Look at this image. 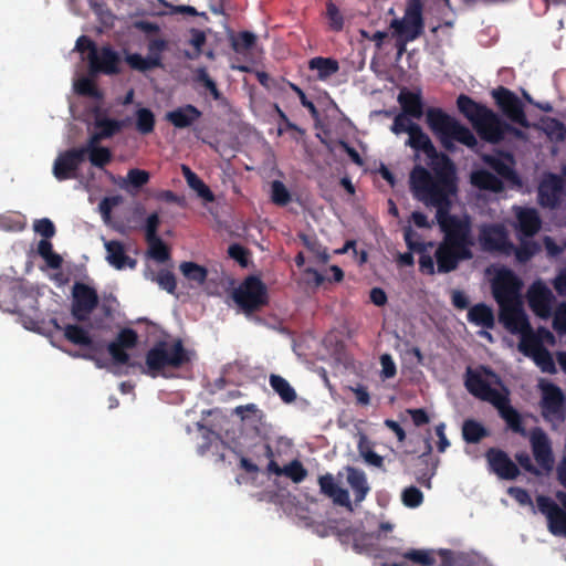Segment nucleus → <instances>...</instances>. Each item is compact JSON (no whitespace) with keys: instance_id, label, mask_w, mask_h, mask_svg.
<instances>
[{"instance_id":"f257e3e1","label":"nucleus","mask_w":566,"mask_h":566,"mask_svg":"<svg viewBox=\"0 0 566 566\" xmlns=\"http://www.w3.org/2000/svg\"><path fill=\"white\" fill-rule=\"evenodd\" d=\"M409 184L417 200L437 209L436 218L444 233L443 241L459 245L460 217L450 214V196L457 190L454 164L434 172L418 164L410 171Z\"/></svg>"},{"instance_id":"f03ea898","label":"nucleus","mask_w":566,"mask_h":566,"mask_svg":"<svg viewBox=\"0 0 566 566\" xmlns=\"http://www.w3.org/2000/svg\"><path fill=\"white\" fill-rule=\"evenodd\" d=\"M391 132L396 135L408 133L409 138L406 142V145L416 151V158L419 157V153L424 154L427 165L431 172L453 164L448 155L437 150L430 137L422 130V128L418 124L411 122L405 114H398L395 117L391 125Z\"/></svg>"},{"instance_id":"7ed1b4c3","label":"nucleus","mask_w":566,"mask_h":566,"mask_svg":"<svg viewBox=\"0 0 566 566\" xmlns=\"http://www.w3.org/2000/svg\"><path fill=\"white\" fill-rule=\"evenodd\" d=\"M462 115L472 122L479 137L488 143L497 144L507 134L509 123L492 109L476 104L464 94H462Z\"/></svg>"},{"instance_id":"20e7f679","label":"nucleus","mask_w":566,"mask_h":566,"mask_svg":"<svg viewBox=\"0 0 566 566\" xmlns=\"http://www.w3.org/2000/svg\"><path fill=\"white\" fill-rule=\"evenodd\" d=\"M189 361V353L179 338L171 343L158 340L146 354V366L153 376L166 367L180 368Z\"/></svg>"},{"instance_id":"39448f33","label":"nucleus","mask_w":566,"mask_h":566,"mask_svg":"<svg viewBox=\"0 0 566 566\" xmlns=\"http://www.w3.org/2000/svg\"><path fill=\"white\" fill-rule=\"evenodd\" d=\"M426 123L433 136L447 150L454 149V142L460 143V120L440 107H428Z\"/></svg>"},{"instance_id":"423d86ee","label":"nucleus","mask_w":566,"mask_h":566,"mask_svg":"<svg viewBox=\"0 0 566 566\" xmlns=\"http://www.w3.org/2000/svg\"><path fill=\"white\" fill-rule=\"evenodd\" d=\"M233 301L247 314L261 310L269 302L268 290L260 277L248 276L233 292Z\"/></svg>"},{"instance_id":"0eeeda50","label":"nucleus","mask_w":566,"mask_h":566,"mask_svg":"<svg viewBox=\"0 0 566 566\" xmlns=\"http://www.w3.org/2000/svg\"><path fill=\"white\" fill-rule=\"evenodd\" d=\"M423 4L421 0H408L405 14L401 19H394L390 28L394 35L406 38L407 41H415L424 30Z\"/></svg>"},{"instance_id":"6e6552de","label":"nucleus","mask_w":566,"mask_h":566,"mask_svg":"<svg viewBox=\"0 0 566 566\" xmlns=\"http://www.w3.org/2000/svg\"><path fill=\"white\" fill-rule=\"evenodd\" d=\"M556 499L563 507L546 495L537 496V507L546 516L548 530L553 535H566V492H556Z\"/></svg>"},{"instance_id":"1a4fd4ad","label":"nucleus","mask_w":566,"mask_h":566,"mask_svg":"<svg viewBox=\"0 0 566 566\" xmlns=\"http://www.w3.org/2000/svg\"><path fill=\"white\" fill-rule=\"evenodd\" d=\"M99 297L96 290L83 282L72 286L71 314L77 322H86L98 306Z\"/></svg>"},{"instance_id":"9d476101","label":"nucleus","mask_w":566,"mask_h":566,"mask_svg":"<svg viewBox=\"0 0 566 566\" xmlns=\"http://www.w3.org/2000/svg\"><path fill=\"white\" fill-rule=\"evenodd\" d=\"M492 97L503 115L512 123L524 128L530 127V123L524 111V104L513 91L504 86H499L492 91Z\"/></svg>"},{"instance_id":"9b49d317","label":"nucleus","mask_w":566,"mask_h":566,"mask_svg":"<svg viewBox=\"0 0 566 566\" xmlns=\"http://www.w3.org/2000/svg\"><path fill=\"white\" fill-rule=\"evenodd\" d=\"M395 557H402L411 560L419 566H433L439 562V566H454V556L450 549H415L410 548L400 552L396 548L388 549Z\"/></svg>"},{"instance_id":"f8f14e48","label":"nucleus","mask_w":566,"mask_h":566,"mask_svg":"<svg viewBox=\"0 0 566 566\" xmlns=\"http://www.w3.org/2000/svg\"><path fill=\"white\" fill-rule=\"evenodd\" d=\"M479 242L482 250L486 252L511 255L514 251V244L510 241L503 224L484 226L480 231Z\"/></svg>"},{"instance_id":"ddd939ff","label":"nucleus","mask_w":566,"mask_h":566,"mask_svg":"<svg viewBox=\"0 0 566 566\" xmlns=\"http://www.w3.org/2000/svg\"><path fill=\"white\" fill-rule=\"evenodd\" d=\"M542 416L547 420L564 421L566 397L562 389L552 382L542 385Z\"/></svg>"},{"instance_id":"4468645a","label":"nucleus","mask_w":566,"mask_h":566,"mask_svg":"<svg viewBox=\"0 0 566 566\" xmlns=\"http://www.w3.org/2000/svg\"><path fill=\"white\" fill-rule=\"evenodd\" d=\"M565 195L564 179L557 174L548 172L538 185L537 200L543 208H557Z\"/></svg>"},{"instance_id":"2eb2a0df","label":"nucleus","mask_w":566,"mask_h":566,"mask_svg":"<svg viewBox=\"0 0 566 566\" xmlns=\"http://www.w3.org/2000/svg\"><path fill=\"white\" fill-rule=\"evenodd\" d=\"M484 457L489 471L501 480L512 481L521 473L518 465L502 449L489 448Z\"/></svg>"},{"instance_id":"dca6fc26","label":"nucleus","mask_w":566,"mask_h":566,"mask_svg":"<svg viewBox=\"0 0 566 566\" xmlns=\"http://www.w3.org/2000/svg\"><path fill=\"white\" fill-rule=\"evenodd\" d=\"M63 333L65 339H67L70 343L88 348V352L86 353L76 352L72 354L73 357H81L84 359L94 360L97 367H103L101 361L94 355V352H97L99 349V346L98 344L93 342L90 333L84 327L77 324H67L64 326Z\"/></svg>"},{"instance_id":"f3484780","label":"nucleus","mask_w":566,"mask_h":566,"mask_svg":"<svg viewBox=\"0 0 566 566\" xmlns=\"http://www.w3.org/2000/svg\"><path fill=\"white\" fill-rule=\"evenodd\" d=\"M84 160L85 157L82 150L67 149L55 158L52 169L53 176L59 181L74 179L77 177V170Z\"/></svg>"},{"instance_id":"a211bd4d","label":"nucleus","mask_w":566,"mask_h":566,"mask_svg":"<svg viewBox=\"0 0 566 566\" xmlns=\"http://www.w3.org/2000/svg\"><path fill=\"white\" fill-rule=\"evenodd\" d=\"M87 60L92 73L115 75L120 72V56L109 45H104L101 49L96 48L93 54L87 55Z\"/></svg>"},{"instance_id":"6ab92c4d","label":"nucleus","mask_w":566,"mask_h":566,"mask_svg":"<svg viewBox=\"0 0 566 566\" xmlns=\"http://www.w3.org/2000/svg\"><path fill=\"white\" fill-rule=\"evenodd\" d=\"M517 290L518 282L511 270L500 272L492 283V293L499 306L516 303Z\"/></svg>"},{"instance_id":"aec40b11","label":"nucleus","mask_w":566,"mask_h":566,"mask_svg":"<svg viewBox=\"0 0 566 566\" xmlns=\"http://www.w3.org/2000/svg\"><path fill=\"white\" fill-rule=\"evenodd\" d=\"M530 441L534 459L538 467L545 471H551L554 465V457L547 434L543 429L535 428L531 432Z\"/></svg>"},{"instance_id":"412c9836","label":"nucleus","mask_w":566,"mask_h":566,"mask_svg":"<svg viewBox=\"0 0 566 566\" xmlns=\"http://www.w3.org/2000/svg\"><path fill=\"white\" fill-rule=\"evenodd\" d=\"M500 307L499 319L511 333L530 332V323L518 302Z\"/></svg>"},{"instance_id":"4be33fe9","label":"nucleus","mask_w":566,"mask_h":566,"mask_svg":"<svg viewBox=\"0 0 566 566\" xmlns=\"http://www.w3.org/2000/svg\"><path fill=\"white\" fill-rule=\"evenodd\" d=\"M417 233L411 227L403 229V239L410 251H415L420 254L419 256V271L423 274L432 275L436 271L433 258L428 253V247L432 248L433 242H418L413 240Z\"/></svg>"},{"instance_id":"5701e85b","label":"nucleus","mask_w":566,"mask_h":566,"mask_svg":"<svg viewBox=\"0 0 566 566\" xmlns=\"http://www.w3.org/2000/svg\"><path fill=\"white\" fill-rule=\"evenodd\" d=\"M554 295L552 291L542 283L533 284L528 292V304L532 311L542 318L552 314Z\"/></svg>"},{"instance_id":"b1692460","label":"nucleus","mask_w":566,"mask_h":566,"mask_svg":"<svg viewBox=\"0 0 566 566\" xmlns=\"http://www.w3.org/2000/svg\"><path fill=\"white\" fill-rule=\"evenodd\" d=\"M528 348L532 349L533 359L543 373L555 374L557 371L553 356L534 336L523 337L521 349L527 353Z\"/></svg>"},{"instance_id":"393cba45","label":"nucleus","mask_w":566,"mask_h":566,"mask_svg":"<svg viewBox=\"0 0 566 566\" xmlns=\"http://www.w3.org/2000/svg\"><path fill=\"white\" fill-rule=\"evenodd\" d=\"M424 450L417 458V467H420L415 471L416 481L427 489L431 488V479L436 474L438 461L432 457V447L430 439H423Z\"/></svg>"},{"instance_id":"a878e982","label":"nucleus","mask_w":566,"mask_h":566,"mask_svg":"<svg viewBox=\"0 0 566 566\" xmlns=\"http://www.w3.org/2000/svg\"><path fill=\"white\" fill-rule=\"evenodd\" d=\"M464 385L470 394L491 405L503 392V388L499 390L491 387L480 374L472 373L471 368H468Z\"/></svg>"},{"instance_id":"bb28decb","label":"nucleus","mask_w":566,"mask_h":566,"mask_svg":"<svg viewBox=\"0 0 566 566\" xmlns=\"http://www.w3.org/2000/svg\"><path fill=\"white\" fill-rule=\"evenodd\" d=\"M319 492L329 497L334 504L344 506L353 511L349 493L346 489L339 486L332 473L323 474L318 478Z\"/></svg>"},{"instance_id":"cd10ccee","label":"nucleus","mask_w":566,"mask_h":566,"mask_svg":"<svg viewBox=\"0 0 566 566\" xmlns=\"http://www.w3.org/2000/svg\"><path fill=\"white\" fill-rule=\"evenodd\" d=\"M492 406L499 411L500 417L506 422L507 427L516 432L524 433L522 417L515 408L511 406L510 392L503 387V392L493 402Z\"/></svg>"},{"instance_id":"c85d7f7f","label":"nucleus","mask_w":566,"mask_h":566,"mask_svg":"<svg viewBox=\"0 0 566 566\" xmlns=\"http://www.w3.org/2000/svg\"><path fill=\"white\" fill-rule=\"evenodd\" d=\"M437 270L439 273H449L460 263V244L442 241L436 253Z\"/></svg>"},{"instance_id":"c756f323","label":"nucleus","mask_w":566,"mask_h":566,"mask_svg":"<svg viewBox=\"0 0 566 566\" xmlns=\"http://www.w3.org/2000/svg\"><path fill=\"white\" fill-rule=\"evenodd\" d=\"M517 230L522 237L532 238L542 228V219L535 208L518 207L515 212Z\"/></svg>"},{"instance_id":"7c9ffc66","label":"nucleus","mask_w":566,"mask_h":566,"mask_svg":"<svg viewBox=\"0 0 566 566\" xmlns=\"http://www.w3.org/2000/svg\"><path fill=\"white\" fill-rule=\"evenodd\" d=\"M106 261L117 270L135 269L137 261L126 254L125 245L117 240L105 241Z\"/></svg>"},{"instance_id":"2f4dec72","label":"nucleus","mask_w":566,"mask_h":566,"mask_svg":"<svg viewBox=\"0 0 566 566\" xmlns=\"http://www.w3.org/2000/svg\"><path fill=\"white\" fill-rule=\"evenodd\" d=\"M202 116L201 111L191 104L180 106L166 114V119L174 125L176 128L190 127Z\"/></svg>"},{"instance_id":"473e14b6","label":"nucleus","mask_w":566,"mask_h":566,"mask_svg":"<svg viewBox=\"0 0 566 566\" xmlns=\"http://www.w3.org/2000/svg\"><path fill=\"white\" fill-rule=\"evenodd\" d=\"M266 470L269 473H273L277 476L285 475L294 483H301L307 476V470L298 460H293L287 465L281 468L274 459H271V461L268 462Z\"/></svg>"},{"instance_id":"72a5a7b5","label":"nucleus","mask_w":566,"mask_h":566,"mask_svg":"<svg viewBox=\"0 0 566 566\" xmlns=\"http://www.w3.org/2000/svg\"><path fill=\"white\" fill-rule=\"evenodd\" d=\"M506 159L510 160V163L505 161L501 157L486 156L484 158V161L501 178H503L510 182H513V184H520V178L513 168V157L511 155H506Z\"/></svg>"},{"instance_id":"f704fd0d","label":"nucleus","mask_w":566,"mask_h":566,"mask_svg":"<svg viewBox=\"0 0 566 566\" xmlns=\"http://www.w3.org/2000/svg\"><path fill=\"white\" fill-rule=\"evenodd\" d=\"M398 102L403 111L402 114L419 119L423 115V103L420 93L401 91Z\"/></svg>"},{"instance_id":"c9c22d12","label":"nucleus","mask_w":566,"mask_h":566,"mask_svg":"<svg viewBox=\"0 0 566 566\" xmlns=\"http://www.w3.org/2000/svg\"><path fill=\"white\" fill-rule=\"evenodd\" d=\"M471 184L481 190H490L496 193L504 190L503 181L485 169L474 171L471 175Z\"/></svg>"},{"instance_id":"e433bc0d","label":"nucleus","mask_w":566,"mask_h":566,"mask_svg":"<svg viewBox=\"0 0 566 566\" xmlns=\"http://www.w3.org/2000/svg\"><path fill=\"white\" fill-rule=\"evenodd\" d=\"M347 483L355 494L356 503L364 501L370 491L366 474L361 470L352 467L347 468Z\"/></svg>"},{"instance_id":"4c0bfd02","label":"nucleus","mask_w":566,"mask_h":566,"mask_svg":"<svg viewBox=\"0 0 566 566\" xmlns=\"http://www.w3.org/2000/svg\"><path fill=\"white\" fill-rule=\"evenodd\" d=\"M468 319L484 329H492L495 325L493 310L483 303L476 304L469 310Z\"/></svg>"},{"instance_id":"58836bf2","label":"nucleus","mask_w":566,"mask_h":566,"mask_svg":"<svg viewBox=\"0 0 566 566\" xmlns=\"http://www.w3.org/2000/svg\"><path fill=\"white\" fill-rule=\"evenodd\" d=\"M308 69L317 71V78L325 81L339 71V63L333 57L316 56L308 61Z\"/></svg>"},{"instance_id":"ea45409f","label":"nucleus","mask_w":566,"mask_h":566,"mask_svg":"<svg viewBox=\"0 0 566 566\" xmlns=\"http://www.w3.org/2000/svg\"><path fill=\"white\" fill-rule=\"evenodd\" d=\"M94 126L107 139L118 134L125 126L124 120L108 118L102 114L99 107L95 108Z\"/></svg>"},{"instance_id":"a19ab883","label":"nucleus","mask_w":566,"mask_h":566,"mask_svg":"<svg viewBox=\"0 0 566 566\" xmlns=\"http://www.w3.org/2000/svg\"><path fill=\"white\" fill-rule=\"evenodd\" d=\"M182 176L185 177L187 185L193 189L197 195L203 200L211 202L214 200V195L210 188L193 172L188 166H181Z\"/></svg>"},{"instance_id":"79ce46f5","label":"nucleus","mask_w":566,"mask_h":566,"mask_svg":"<svg viewBox=\"0 0 566 566\" xmlns=\"http://www.w3.org/2000/svg\"><path fill=\"white\" fill-rule=\"evenodd\" d=\"M542 129L551 142L562 143L566 139L565 124L554 117H545L541 120Z\"/></svg>"},{"instance_id":"37998d69","label":"nucleus","mask_w":566,"mask_h":566,"mask_svg":"<svg viewBox=\"0 0 566 566\" xmlns=\"http://www.w3.org/2000/svg\"><path fill=\"white\" fill-rule=\"evenodd\" d=\"M179 270L189 282H193L197 285H202L207 281L208 270L200 264L185 261L180 263Z\"/></svg>"},{"instance_id":"c03bdc74","label":"nucleus","mask_w":566,"mask_h":566,"mask_svg":"<svg viewBox=\"0 0 566 566\" xmlns=\"http://www.w3.org/2000/svg\"><path fill=\"white\" fill-rule=\"evenodd\" d=\"M270 385L285 403L295 401L296 392L294 388L282 376L272 374L270 376Z\"/></svg>"},{"instance_id":"a18cd8bd","label":"nucleus","mask_w":566,"mask_h":566,"mask_svg":"<svg viewBox=\"0 0 566 566\" xmlns=\"http://www.w3.org/2000/svg\"><path fill=\"white\" fill-rule=\"evenodd\" d=\"M488 436H490L489 430L475 420H465L462 423V438L468 443H478Z\"/></svg>"},{"instance_id":"49530a36","label":"nucleus","mask_w":566,"mask_h":566,"mask_svg":"<svg viewBox=\"0 0 566 566\" xmlns=\"http://www.w3.org/2000/svg\"><path fill=\"white\" fill-rule=\"evenodd\" d=\"M125 61L132 70L143 73L160 67V62L157 57H144L139 53L127 54Z\"/></svg>"},{"instance_id":"de8ad7c7","label":"nucleus","mask_w":566,"mask_h":566,"mask_svg":"<svg viewBox=\"0 0 566 566\" xmlns=\"http://www.w3.org/2000/svg\"><path fill=\"white\" fill-rule=\"evenodd\" d=\"M298 238L303 245L312 252L316 259L322 263H327L329 260V254L327 249L321 244L316 235H310L305 233H298Z\"/></svg>"},{"instance_id":"09e8293b","label":"nucleus","mask_w":566,"mask_h":566,"mask_svg":"<svg viewBox=\"0 0 566 566\" xmlns=\"http://www.w3.org/2000/svg\"><path fill=\"white\" fill-rule=\"evenodd\" d=\"M156 124L154 113L146 107L136 111V129L142 135H148L154 132Z\"/></svg>"},{"instance_id":"8fccbe9b","label":"nucleus","mask_w":566,"mask_h":566,"mask_svg":"<svg viewBox=\"0 0 566 566\" xmlns=\"http://www.w3.org/2000/svg\"><path fill=\"white\" fill-rule=\"evenodd\" d=\"M193 81L195 83L203 86L210 93L213 99L219 101L221 98V92L219 91L217 83L209 76L205 66L198 67L196 70Z\"/></svg>"},{"instance_id":"3c124183","label":"nucleus","mask_w":566,"mask_h":566,"mask_svg":"<svg viewBox=\"0 0 566 566\" xmlns=\"http://www.w3.org/2000/svg\"><path fill=\"white\" fill-rule=\"evenodd\" d=\"M256 43V35L250 31H241L231 38V46L237 53L251 50Z\"/></svg>"},{"instance_id":"603ef678","label":"nucleus","mask_w":566,"mask_h":566,"mask_svg":"<svg viewBox=\"0 0 566 566\" xmlns=\"http://www.w3.org/2000/svg\"><path fill=\"white\" fill-rule=\"evenodd\" d=\"M325 17L328 22V28L334 32H340L344 29L345 19L339 8L332 1L326 2Z\"/></svg>"},{"instance_id":"864d4df0","label":"nucleus","mask_w":566,"mask_h":566,"mask_svg":"<svg viewBox=\"0 0 566 566\" xmlns=\"http://www.w3.org/2000/svg\"><path fill=\"white\" fill-rule=\"evenodd\" d=\"M271 200L274 205L285 207L292 200L291 193L285 185L280 180H273L271 184Z\"/></svg>"},{"instance_id":"5fc2aeb1","label":"nucleus","mask_w":566,"mask_h":566,"mask_svg":"<svg viewBox=\"0 0 566 566\" xmlns=\"http://www.w3.org/2000/svg\"><path fill=\"white\" fill-rule=\"evenodd\" d=\"M148 243V255L157 262L164 263L169 260L170 252L168 247L164 243L160 238L147 241Z\"/></svg>"},{"instance_id":"6e6d98bb","label":"nucleus","mask_w":566,"mask_h":566,"mask_svg":"<svg viewBox=\"0 0 566 566\" xmlns=\"http://www.w3.org/2000/svg\"><path fill=\"white\" fill-rule=\"evenodd\" d=\"M161 290L169 294H175L177 289V280L175 274L166 269H161L153 279Z\"/></svg>"},{"instance_id":"4d7b16f0","label":"nucleus","mask_w":566,"mask_h":566,"mask_svg":"<svg viewBox=\"0 0 566 566\" xmlns=\"http://www.w3.org/2000/svg\"><path fill=\"white\" fill-rule=\"evenodd\" d=\"M86 155L90 163L97 168H104L113 159V154L107 147L94 148L87 151Z\"/></svg>"},{"instance_id":"13d9d810","label":"nucleus","mask_w":566,"mask_h":566,"mask_svg":"<svg viewBox=\"0 0 566 566\" xmlns=\"http://www.w3.org/2000/svg\"><path fill=\"white\" fill-rule=\"evenodd\" d=\"M401 501L405 506L415 509L422 504L423 494L418 488L411 485L402 491Z\"/></svg>"},{"instance_id":"bf43d9fd","label":"nucleus","mask_w":566,"mask_h":566,"mask_svg":"<svg viewBox=\"0 0 566 566\" xmlns=\"http://www.w3.org/2000/svg\"><path fill=\"white\" fill-rule=\"evenodd\" d=\"M250 453L252 458L259 463L263 462L264 460L270 462L271 459H274V452L271 446L265 441H259L254 443L250 449Z\"/></svg>"},{"instance_id":"052dcab7","label":"nucleus","mask_w":566,"mask_h":566,"mask_svg":"<svg viewBox=\"0 0 566 566\" xmlns=\"http://www.w3.org/2000/svg\"><path fill=\"white\" fill-rule=\"evenodd\" d=\"M74 87H75L76 93L80 95L90 96V97H94V98L102 97V94L98 91L96 84L94 83V81H92L88 77L80 78L75 83Z\"/></svg>"},{"instance_id":"680f3d73","label":"nucleus","mask_w":566,"mask_h":566,"mask_svg":"<svg viewBox=\"0 0 566 566\" xmlns=\"http://www.w3.org/2000/svg\"><path fill=\"white\" fill-rule=\"evenodd\" d=\"M149 178L150 175L148 171L139 168H132L128 170L127 179L124 182H128L135 189H139L149 181Z\"/></svg>"},{"instance_id":"e2e57ef3","label":"nucleus","mask_w":566,"mask_h":566,"mask_svg":"<svg viewBox=\"0 0 566 566\" xmlns=\"http://www.w3.org/2000/svg\"><path fill=\"white\" fill-rule=\"evenodd\" d=\"M107 350L115 364L126 365L129 361L127 349L115 339L107 345Z\"/></svg>"},{"instance_id":"0e129e2a","label":"nucleus","mask_w":566,"mask_h":566,"mask_svg":"<svg viewBox=\"0 0 566 566\" xmlns=\"http://www.w3.org/2000/svg\"><path fill=\"white\" fill-rule=\"evenodd\" d=\"M537 244L532 241H522L518 247L514 245L513 253L520 262H527L537 251Z\"/></svg>"},{"instance_id":"69168bd1","label":"nucleus","mask_w":566,"mask_h":566,"mask_svg":"<svg viewBox=\"0 0 566 566\" xmlns=\"http://www.w3.org/2000/svg\"><path fill=\"white\" fill-rule=\"evenodd\" d=\"M191 38L189 40V43L195 48L196 52L195 54H190L189 52H186V56L188 59H197L201 54L202 46L206 43L207 36L206 33L199 29L192 28L190 30Z\"/></svg>"},{"instance_id":"338daca9","label":"nucleus","mask_w":566,"mask_h":566,"mask_svg":"<svg viewBox=\"0 0 566 566\" xmlns=\"http://www.w3.org/2000/svg\"><path fill=\"white\" fill-rule=\"evenodd\" d=\"M120 202V196L105 197L101 200V202L98 203V210L105 222H107L111 219L113 209L117 207Z\"/></svg>"},{"instance_id":"774afa93","label":"nucleus","mask_w":566,"mask_h":566,"mask_svg":"<svg viewBox=\"0 0 566 566\" xmlns=\"http://www.w3.org/2000/svg\"><path fill=\"white\" fill-rule=\"evenodd\" d=\"M115 340L126 349H133L137 345L138 335L133 328L126 327L119 331Z\"/></svg>"}]
</instances>
